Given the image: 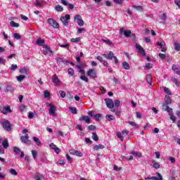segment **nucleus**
Masks as SVG:
<instances>
[{
    "label": "nucleus",
    "instance_id": "nucleus-1",
    "mask_svg": "<svg viewBox=\"0 0 180 180\" xmlns=\"http://www.w3.org/2000/svg\"><path fill=\"white\" fill-rule=\"evenodd\" d=\"M172 103V100H171V97L169 96H165V103L162 104L163 110L165 112L168 111L169 109H172L168 106V105H171Z\"/></svg>",
    "mask_w": 180,
    "mask_h": 180
},
{
    "label": "nucleus",
    "instance_id": "nucleus-2",
    "mask_svg": "<svg viewBox=\"0 0 180 180\" xmlns=\"http://www.w3.org/2000/svg\"><path fill=\"white\" fill-rule=\"evenodd\" d=\"M70 15L66 14L65 16H61L60 17V20L63 25V26H65V27H68V22H70Z\"/></svg>",
    "mask_w": 180,
    "mask_h": 180
},
{
    "label": "nucleus",
    "instance_id": "nucleus-3",
    "mask_svg": "<svg viewBox=\"0 0 180 180\" xmlns=\"http://www.w3.org/2000/svg\"><path fill=\"white\" fill-rule=\"evenodd\" d=\"M1 124L4 130H6V131H11V127H12L11 122L5 120L1 122Z\"/></svg>",
    "mask_w": 180,
    "mask_h": 180
},
{
    "label": "nucleus",
    "instance_id": "nucleus-4",
    "mask_svg": "<svg viewBox=\"0 0 180 180\" xmlns=\"http://www.w3.org/2000/svg\"><path fill=\"white\" fill-rule=\"evenodd\" d=\"M104 101L108 109H110V110H112V109L115 108V103H113V100H112L111 98H105Z\"/></svg>",
    "mask_w": 180,
    "mask_h": 180
},
{
    "label": "nucleus",
    "instance_id": "nucleus-5",
    "mask_svg": "<svg viewBox=\"0 0 180 180\" xmlns=\"http://www.w3.org/2000/svg\"><path fill=\"white\" fill-rule=\"evenodd\" d=\"M52 82L53 83V85L55 86H60V85H61L62 84V82L60 81V79H58L57 75H53L52 76Z\"/></svg>",
    "mask_w": 180,
    "mask_h": 180
},
{
    "label": "nucleus",
    "instance_id": "nucleus-6",
    "mask_svg": "<svg viewBox=\"0 0 180 180\" xmlns=\"http://www.w3.org/2000/svg\"><path fill=\"white\" fill-rule=\"evenodd\" d=\"M75 22L77 23V25L80 27L84 26V20H82V18L79 15H76L74 18Z\"/></svg>",
    "mask_w": 180,
    "mask_h": 180
},
{
    "label": "nucleus",
    "instance_id": "nucleus-7",
    "mask_svg": "<svg viewBox=\"0 0 180 180\" xmlns=\"http://www.w3.org/2000/svg\"><path fill=\"white\" fill-rule=\"evenodd\" d=\"M135 47L136 50H138V53H139L141 56H146V51L144 50L143 46H141V45L139 44H136Z\"/></svg>",
    "mask_w": 180,
    "mask_h": 180
},
{
    "label": "nucleus",
    "instance_id": "nucleus-8",
    "mask_svg": "<svg viewBox=\"0 0 180 180\" xmlns=\"http://www.w3.org/2000/svg\"><path fill=\"white\" fill-rule=\"evenodd\" d=\"M48 23L49 25H51V26H53L55 29H58V27H60V25H58V22L53 18L48 19Z\"/></svg>",
    "mask_w": 180,
    "mask_h": 180
},
{
    "label": "nucleus",
    "instance_id": "nucleus-9",
    "mask_svg": "<svg viewBox=\"0 0 180 180\" xmlns=\"http://www.w3.org/2000/svg\"><path fill=\"white\" fill-rule=\"evenodd\" d=\"M46 106H49L50 108L49 109V115H54V113H56V105L49 103H46Z\"/></svg>",
    "mask_w": 180,
    "mask_h": 180
},
{
    "label": "nucleus",
    "instance_id": "nucleus-10",
    "mask_svg": "<svg viewBox=\"0 0 180 180\" xmlns=\"http://www.w3.org/2000/svg\"><path fill=\"white\" fill-rule=\"evenodd\" d=\"M167 113L169 114V116H170L171 120H172L173 123H175L176 122V117L174 116V111L172 109H169L167 111Z\"/></svg>",
    "mask_w": 180,
    "mask_h": 180
},
{
    "label": "nucleus",
    "instance_id": "nucleus-11",
    "mask_svg": "<svg viewBox=\"0 0 180 180\" xmlns=\"http://www.w3.org/2000/svg\"><path fill=\"white\" fill-rule=\"evenodd\" d=\"M43 48L45 49L44 54H49V56H54L53 51L47 45H44Z\"/></svg>",
    "mask_w": 180,
    "mask_h": 180
},
{
    "label": "nucleus",
    "instance_id": "nucleus-12",
    "mask_svg": "<svg viewBox=\"0 0 180 180\" xmlns=\"http://www.w3.org/2000/svg\"><path fill=\"white\" fill-rule=\"evenodd\" d=\"M60 2L62 5H64L65 6H68L69 9H74V4H68V1L67 0H61Z\"/></svg>",
    "mask_w": 180,
    "mask_h": 180
},
{
    "label": "nucleus",
    "instance_id": "nucleus-13",
    "mask_svg": "<svg viewBox=\"0 0 180 180\" xmlns=\"http://www.w3.org/2000/svg\"><path fill=\"white\" fill-rule=\"evenodd\" d=\"M87 75L91 78H95V77H96V70L94 69H89L87 71Z\"/></svg>",
    "mask_w": 180,
    "mask_h": 180
},
{
    "label": "nucleus",
    "instance_id": "nucleus-14",
    "mask_svg": "<svg viewBox=\"0 0 180 180\" xmlns=\"http://www.w3.org/2000/svg\"><path fill=\"white\" fill-rule=\"evenodd\" d=\"M103 56L107 60H113V58L115 57V53H113V52H112V51H110L108 53V54L104 53V54H103Z\"/></svg>",
    "mask_w": 180,
    "mask_h": 180
},
{
    "label": "nucleus",
    "instance_id": "nucleus-15",
    "mask_svg": "<svg viewBox=\"0 0 180 180\" xmlns=\"http://www.w3.org/2000/svg\"><path fill=\"white\" fill-rule=\"evenodd\" d=\"M13 151H14V153H15V154H18V155H20V157H21V158L25 157V153H24L23 152H22V150H20L19 149V148L15 146V147L13 148Z\"/></svg>",
    "mask_w": 180,
    "mask_h": 180
},
{
    "label": "nucleus",
    "instance_id": "nucleus-16",
    "mask_svg": "<svg viewBox=\"0 0 180 180\" xmlns=\"http://www.w3.org/2000/svg\"><path fill=\"white\" fill-rule=\"evenodd\" d=\"M79 122H85V123H87L89 124L91 123V118H89L88 116H82L80 118H79Z\"/></svg>",
    "mask_w": 180,
    "mask_h": 180
},
{
    "label": "nucleus",
    "instance_id": "nucleus-17",
    "mask_svg": "<svg viewBox=\"0 0 180 180\" xmlns=\"http://www.w3.org/2000/svg\"><path fill=\"white\" fill-rule=\"evenodd\" d=\"M172 70L174 71L178 75H180V66L178 65H173L172 67Z\"/></svg>",
    "mask_w": 180,
    "mask_h": 180
},
{
    "label": "nucleus",
    "instance_id": "nucleus-18",
    "mask_svg": "<svg viewBox=\"0 0 180 180\" xmlns=\"http://www.w3.org/2000/svg\"><path fill=\"white\" fill-rule=\"evenodd\" d=\"M20 141L22 143L27 144V143L29 141V134H26L25 136H22L20 137Z\"/></svg>",
    "mask_w": 180,
    "mask_h": 180
},
{
    "label": "nucleus",
    "instance_id": "nucleus-19",
    "mask_svg": "<svg viewBox=\"0 0 180 180\" xmlns=\"http://www.w3.org/2000/svg\"><path fill=\"white\" fill-rule=\"evenodd\" d=\"M34 5L36 8H43L44 6V4L41 0H36Z\"/></svg>",
    "mask_w": 180,
    "mask_h": 180
},
{
    "label": "nucleus",
    "instance_id": "nucleus-20",
    "mask_svg": "<svg viewBox=\"0 0 180 180\" xmlns=\"http://www.w3.org/2000/svg\"><path fill=\"white\" fill-rule=\"evenodd\" d=\"M11 112H12V110H11V107L9 105L4 107L2 110V113L4 115H8V113H11Z\"/></svg>",
    "mask_w": 180,
    "mask_h": 180
},
{
    "label": "nucleus",
    "instance_id": "nucleus-21",
    "mask_svg": "<svg viewBox=\"0 0 180 180\" xmlns=\"http://www.w3.org/2000/svg\"><path fill=\"white\" fill-rule=\"evenodd\" d=\"M36 44H37V46H44V39H42L41 38L37 39Z\"/></svg>",
    "mask_w": 180,
    "mask_h": 180
},
{
    "label": "nucleus",
    "instance_id": "nucleus-22",
    "mask_svg": "<svg viewBox=\"0 0 180 180\" xmlns=\"http://www.w3.org/2000/svg\"><path fill=\"white\" fill-rule=\"evenodd\" d=\"M103 148H105V146L102 145V144H98V145H96L94 147V150L95 151H98V150H103Z\"/></svg>",
    "mask_w": 180,
    "mask_h": 180
},
{
    "label": "nucleus",
    "instance_id": "nucleus-23",
    "mask_svg": "<svg viewBox=\"0 0 180 180\" xmlns=\"http://www.w3.org/2000/svg\"><path fill=\"white\" fill-rule=\"evenodd\" d=\"M2 146L4 148L6 149L8 147H9V142H8V139H5L4 141L2 142Z\"/></svg>",
    "mask_w": 180,
    "mask_h": 180
},
{
    "label": "nucleus",
    "instance_id": "nucleus-24",
    "mask_svg": "<svg viewBox=\"0 0 180 180\" xmlns=\"http://www.w3.org/2000/svg\"><path fill=\"white\" fill-rule=\"evenodd\" d=\"M110 111L115 113L116 116L120 117L121 112L119 110V108H113V109H111Z\"/></svg>",
    "mask_w": 180,
    "mask_h": 180
},
{
    "label": "nucleus",
    "instance_id": "nucleus-25",
    "mask_svg": "<svg viewBox=\"0 0 180 180\" xmlns=\"http://www.w3.org/2000/svg\"><path fill=\"white\" fill-rule=\"evenodd\" d=\"M34 143H36V145L38 146H41V141H40V139L36 136L33 137Z\"/></svg>",
    "mask_w": 180,
    "mask_h": 180
},
{
    "label": "nucleus",
    "instance_id": "nucleus-26",
    "mask_svg": "<svg viewBox=\"0 0 180 180\" xmlns=\"http://www.w3.org/2000/svg\"><path fill=\"white\" fill-rule=\"evenodd\" d=\"M25 78H26V76L23 75H20L19 76L16 77L17 81H18V82H22Z\"/></svg>",
    "mask_w": 180,
    "mask_h": 180
},
{
    "label": "nucleus",
    "instance_id": "nucleus-27",
    "mask_svg": "<svg viewBox=\"0 0 180 180\" xmlns=\"http://www.w3.org/2000/svg\"><path fill=\"white\" fill-rule=\"evenodd\" d=\"M158 176H152L150 177V179L152 180H162V176L161 175V174L158 173Z\"/></svg>",
    "mask_w": 180,
    "mask_h": 180
},
{
    "label": "nucleus",
    "instance_id": "nucleus-28",
    "mask_svg": "<svg viewBox=\"0 0 180 180\" xmlns=\"http://www.w3.org/2000/svg\"><path fill=\"white\" fill-rule=\"evenodd\" d=\"M146 81H147L148 84H151V82L153 81V75H151V74L146 75Z\"/></svg>",
    "mask_w": 180,
    "mask_h": 180
},
{
    "label": "nucleus",
    "instance_id": "nucleus-29",
    "mask_svg": "<svg viewBox=\"0 0 180 180\" xmlns=\"http://www.w3.org/2000/svg\"><path fill=\"white\" fill-rule=\"evenodd\" d=\"M119 106H120V101L115 100V102H114L113 109H119Z\"/></svg>",
    "mask_w": 180,
    "mask_h": 180
},
{
    "label": "nucleus",
    "instance_id": "nucleus-30",
    "mask_svg": "<svg viewBox=\"0 0 180 180\" xmlns=\"http://www.w3.org/2000/svg\"><path fill=\"white\" fill-rule=\"evenodd\" d=\"M69 110H70L71 113H72V115H77L78 113L77 108L75 107H70Z\"/></svg>",
    "mask_w": 180,
    "mask_h": 180
},
{
    "label": "nucleus",
    "instance_id": "nucleus-31",
    "mask_svg": "<svg viewBox=\"0 0 180 180\" xmlns=\"http://www.w3.org/2000/svg\"><path fill=\"white\" fill-rule=\"evenodd\" d=\"M55 11H56V12H63V11H64V8L60 5H56L55 7Z\"/></svg>",
    "mask_w": 180,
    "mask_h": 180
},
{
    "label": "nucleus",
    "instance_id": "nucleus-32",
    "mask_svg": "<svg viewBox=\"0 0 180 180\" xmlns=\"http://www.w3.org/2000/svg\"><path fill=\"white\" fill-rule=\"evenodd\" d=\"M105 119H107V120L108 122H112V120H115V116L112 115H107L105 116Z\"/></svg>",
    "mask_w": 180,
    "mask_h": 180
},
{
    "label": "nucleus",
    "instance_id": "nucleus-33",
    "mask_svg": "<svg viewBox=\"0 0 180 180\" xmlns=\"http://www.w3.org/2000/svg\"><path fill=\"white\" fill-rule=\"evenodd\" d=\"M132 8H134V9H136V11H139V12H142L143 11V6H141L134 5L132 6Z\"/></svg>",
    "mask_w": 180,
    "mask_h": 180
},
{
    "label": "nucleus",
    "instance_id": "nucleus-34",
    "mask_svg": "<svg viewBox=\"0 0 180 180\" xmlns=\"http://www.w3.org/2000/svg\"><path fill=\"white\" fill-rule=\"evenodd\" d=\"M122 66L124 68V70H130V64L127 62H123Z\"/></svg>",
    "mask_w": 180,
    "mask_h": 180
},
{
    "label": "nucleus",
    "instance_id": "nucleus-35",
    "mask_svg": "<svg viewBox=\"0 0 180 180\" xmlns=\"http://www.w3.org/2000/svg\"><path fill=\"white\" fill-rule=\"evenodd\" d=\"M92 139L94 141H98V140H99V136H98L96 132H92Z\"/></svg>",
    "mask_w": 180,
    "mask_h": 180
},
{
    "label": "nucleus",
    "instance_id": "nucleus-36",
    "mask_svg": "<svg viewBox=\"0 0 180 180\" xmlns=\"http://www.w3.org/2000/svg\"><path fill=\"white\" fill-rule=\"evenodd\" d=\"M162 88L164 89V92L166 93L167 95H172V93L171 92L169 88L165 86H163Z\"/></svg>",
    "mask_w": 180,
    "mask_h": 180
},
{
    "label": "nucleus",
    "instance_id": "nucleus-37",
    "mask_svg": "<svg viewBox=\"0 0 180 180\" xmlns=\"http://www.w3.org/2000/svg\"><path fill=\"white\" fill-rule=\"evenodd\" d=\"M153 167L155 168V169H158L160 168L161 165H160V163L155 162V160H153Z\"/></svg>",
    "mask_w": 180,
    "mask_h": 180
},
{
    "label": "nucleus",
    "instance_id": "nucleus-38",
    "mask_svg": "<svg viewBox=\"0 0 180 180\" xmlns=\"http://www.w3.org/2000/svg\"><path fill=\"white\" fill-rule=\"evenodd\" d=\"M174 50L176 51H180V44L178 42L174 43Z\"/></svg>",
    "mask_w": 180,
    "mask_h": 180
},
{
    "label": "nucleus",
    "instance_id": "nucleus-39",
    "mask_svg": "<svg viewBox=\"0 0 180 180\" xmlns=\"http://www.w3.org/2000/svg\"><path fill=\"white\" fill-rule=\"evenodd\" d=\"M31 153H32V157H33L34 160H37V155H38V153H37V150H32L31 151Z\"/></svg>",
    "mask_w": 180,
    "mask_h": 180
},
{
    "label": "nucleus",
    "instance_id": "nucleus-40",
    "mask_svg": "<svg viewBox=\"0 0 180 180\" xmlns=\"http://www.w3.org/2000/svg\"><path fill=\"white\" fill-rule=\"evenodd\" d=\"M124 35L125 37H131V30H126L124 32Z\"/></svg>",
    "mask_w": 180,
    "mask_h": 180
},
{
    "label": "nucleus",
    "instance_id": "nucleus-41",
    "mask_svg": "<svg viewBox=\"0 0 180 180\" xmlns=\"http://www.w3.org/2000/svg\"><path fill=\"white\" fill-rule=\"evenodd\" d=\"M68 72L70 77H72L74 74H75V72H74V69H72V68H68Z\"/></svg>",
    "mask_w": 180,
    "mask_h": 180
},
{
    "label": "nucleus",
    "instance_id": "nucleus-42",
    "mask_svg": "<svg viewBox=\"0 0 180 180\" xmlns=\"http://www.w3.org/2000/svg\"><path fill=\"white\" fill-rule=\"evenodd\" d=\"M122 134V132L117 133V137L120 139V141H123L124 140V137Z\"/></svg>",
    "mask_w": 180,
    "mask_h": 180
},
{
    "label": "nucleus",
    "instance_id": "nucleus-43",
    "mask_svg": "<svg viewBox=\"0 0 180 180\" xmlns=\"http://www.w3.org/2000/svg\"><path fill=\"white\" fill-rule=\"evenodd\" d=\"M72 43H78L81 41V37L72 38L70 39Z\"/></svg>",
    "mask_w": 180,
    "mask_h": 180
},
{
    "label": "nucleus",
    "instance_id": "nucleus-44",
    "mask_svg": "<svg viewBox=\"0 0 180 180\" xmlns=\"http://www.w3.org/2000/svg\"><path fill=\"white\" fill-rule=\"evenodd\" d=\"M130 154H132L134 157H141V153H136V151H131Z\"/></svg>",
    "mask_w": 180,
    "mask_h": 180
},
{
    "label": "nucleus",
    "instance_id": "nucleus-45",
    "mask_svg": "<svg viewBox=\"0 0 180 180\" xmlns=\"http://www.w3.org/2000/svg\"><path fill=\"white\" fill-rule=\"evenodd\" d=\"M10 25L12 27H19V24L16 23L15 21H11Z\"/></svg>",
    "mask_w": 180,
    "mask_h": 180
},
{
    "label": "nucleus",
    "instance_id": "nucleus-46",
    "mask_svg": "<svg viewBox=\"0 0 180 180\" xmlns=\"http://www.w3.org/2000/svg\"><path fill=\"white\" fill-rule=\"evenodd\" d=\"M85 32H86V30L85 28H79L77 30L78 34H81L82 33H85Z\"/></svg>",
    "mask_w": 180,
    "mask_h": 180
},
{
    "label": "nucleus",
    "instance_id": "nucleus-47",
    "mask_svg": "<svg viewBox=\"0 0 180 180\" xmlns=\"http://www.w3.org/2000/svg\"><path fill=\"white\" fill-rule=\"evenodd\" d=\"M128 123L131 126H133L134 127H136V129H139V125L137 124H136V122H134L133 121H129V122H128Z\"/></svg>",
    "mask_w": 180,
    "mask_h": 180
},
{
    "label": "nucleus",
    "instance_id": "nucleus-48",
    "mask_svg": "<svg viewBox=\"0 0 180 180\" xmlns=\"http://www.w3.org/2000/svg\"><path fill=\"white\" fill-rule=\"evenodd\" d=\"M156 44H157V46H159V47H160V49H161L162 47H164V46H165V42L164 41H162L161 42L158 41L156 43Z\"/></svg>",
    "mask_w": 180,
    "mask_h": 180
},
{
    "label": "nucleus",
    "instance_id": "nucleus-49",
    "mask_svg": "<svg viewBox=\"0 0 180 180\" xmlns=\"http://www.w3.org/2000/svg\"><path fill=\"white\" fill-rule=\"evenodd\" d=\"M80 79H82V81H84L85 82H88L89 81V79H88L86 76L84 75L80 76Z\"/></svg>",
    "mask_w": 180,
    "mask_h": 180
},
{
    "label": "nucleus",
    "instance_id": "nucleus-50",
    "mask_svg": "<svg viewBox=\"0 0 180 180\" xmlns=\"http://www.w3.org/2000/svg\"><path fill=\"white\" fill-rule=\"evenodd\" d=\"M11 71H16L18 70V65L13 64L10 68Z\"/></svg>",
    "mask_w": 180,
    "mask_h": 180
},
{
    "label": "nucleus",
    "instance_id": "nucleus-51",
    "mask_svg": "<svg viewBox=\"0 0 180 180\" xmlns=\"http://www.w3.org/2000/svg\"><path fill=\"white\" fill-rule=\"evenodd\" d=\"M41 178H42V176H40V174L37 173L35 174V176L34 177V179H35V180H41Z\"/></svg>",
    "mask_w": 180,
    "mask_h": 180
},
{
    "label": "nucleus",
    "instance_id": "nucleus-52",
    "mask_svg": "<svg viewBox=\"0 0 180 180\" xmlns=\"http://www.w3.org/2000/svg\"><path fill=\"white\" fill-rule=\"evenodd\" d=\"M20 74L27 75V69H26L25 68H23L20 70Z\"/></svg>",
    "mask_w": 180,
    "mask_h": 180
},
{
    "label": "nucleus",
    "instance_id": "nucleus-53",
    "mask_svg": "<svg viewBox=\"0 0 180 180\" xmlns=\"http://www.w3.org/2000/svg\"><path fill=\"white\" fill-rule=\"evenodd\" d=\"M160 19L161 20H167V13H163L162 15H160Z\"/></svg>",
    "mask_w": 180,
    "mask_h": 180
},
{
    "label": "nucleus",
    "instance_id": "nucleus-54",
    "mask_svg": "<svg viewBox=\"0 0 180 180\" xmlns=\"http://www.w3.org/2000/svg\"><path fill=\"white\" fill-rule=\"evenodd\" d=\"M172 79L176 86H179V83H178V79H176V78L173 77Z\"/></svg>",
    "mask_w": 180,
    "mask_h": 180
},
{
    "label": "nucleus",
    "instance_id": "nucleus-55",
    "mask_svg": "<svg viewBox=\"0 0 180 180\" xmlns=\"http://www.w3.org/2000/svg\"><path fill=\"white\" fill-rule=\"evenodd\" d=\"M101 117H102V114H96L94 115V119L96 121L99 120V119H101Z\"/></svg>",
    "mask_w": 180,
    "mask_h": 180
},
{
    "label": "nucleus",
    "instance_id": "nucleus-56",
    "mask_svg": "<svg viewBox=\"0 0 180 180\" xmlns=\"http://www.w3.org/2000/svg\"><path fill=\"white\" fill-rule=\"evenodd\" d=\"M13 37H14V39H16L17 40H19V39H21L22 37L20 34H19L18 33H14Z\"/></svg>",
    "mask_w": 180,
    "mask_h": 180
},
{
    "label": "nucleus",
    "instance_id": "nucleus-57",
    "mask_svg": "<svg viewBox=\"0 0 180 180\" xmlns=\"http://www.w3.org/2000/svg\"><path fill=\"white\" fill-rule=\"evenodd\" d=\"M88 129H89V130H90V131L96 130V126H95V125H89V126L88 127Z\"/></svg>",
    "mask_w": 180,
    "mask_h": 180
},
{
    "label": "nucleus",
    "instance_id": "nucleus-58",
    "mask_svg": "<svg viewBox=\"0 0 180 180\" xmlns=\"http://www.w3.org/2000/svg\"><path fill=\"white\" fill-rule=\"evenodd\" d=\"M152 67H153L152 63H146L145 68H146V70H151Z\"/></svg>",
    "mask_w": 180,
    "mask_h": 180
},
{
    "label": "nucleus",
    "instance_id": "nucleus-59",
    "mask_svg": "<svg viewBox=\"0 0 180 180\" xmlns=\"http://www.w3.org/2000/svg\"><path fill=\"white\" fill-rule=\"evenodd\" d=\"M44 98H50V92H49V91H45L44 92Z\"/></svg>",
    "mask_w": 180,
    "mask_h": 180
},
{
    "label": "nucleus",
    "instance_id": "nucleus-60",
    "mask_svg": "<svg viewBox=\"0 0 180 180\" xmlns=\"http://www.w3.org/2000/svg\"><path fill=\"white\" fill-rule=\"evenodd\" d=\"M6 92H13V89L10 86H8L6 88Z\"/></svg>",
    "mask_w": 180,
    "mask_h": 180
},
{
    "label": "nucleus",
    "instance_id": "nucleus-61",
    "mask_svg": "<svg viewBox=\"0 0 180 180\" xmlns=\"http://www.w3.org/2000/svg\"><path fill=\"white\" fill-rule=\"evenodd\" d=\"M10 173L11 174V175H18V172H16L15 169H11L10 170Z\"/></svg>",
    "mask_w": 180,
    "mask_h": 180
},
{
    "label": "nucleus",
    "instance_id": "nucleus-62",
    "mask_svg": "<svg viewBox=\"0 0 180 180\" xmlns=\"http://www.w3.org/2000/svg\"><path fill=\"white\" fill-rule=\"evenodd\" d=\"M75 155H77V157H82V153H81L78 150H76Z\"/></svg>",
    "mask_w": 180,
    "mask_h": 180
},
{
    "label": "nucleus",
    "instance_id": "nucleus-63",
    "mask_svg": "<svg viewBox=\"0 0 180 180\" xmlns=\"http://www.w3.org/2000/svg\"><path fill=\"white\" fill-rule=\"evenodd\" d=\"M59 94L61 98H64L65 96V91H59Z\"/></svg>",
    "mask_w": 180,
    "mask_h": 180
},
{
    "label": "nucleus",
    "instance_id": "nucleus-64",
    "mask_svg": "<svg viewBox=\"0 0 180 180\" xmlns=\"http://www.w3.org/2000/svg\"><path fill=\"white\" fill-rule=\"evenodd\" d=\"M174 4H176L180 9V0H174Z\"/></svg>",
    "mask_w": 180,
    "mask_h": 180
}]
</instances>
